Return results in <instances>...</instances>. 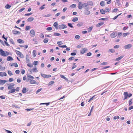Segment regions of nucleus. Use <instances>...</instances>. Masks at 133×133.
Listing matches in <instances>:
<instances>
[{"mask_svg":"<svg viewBox=\"0 0 133 133\" xmlns=\"http://www.w3.org/2000/svg\"><path fill=\"white\" fill-rule=\"evenodd\" d=\"M92 55V53L90 52H89L87 54V55L88 56H89Z\"/></svg>","mask_w":133,"mask_h":133,"instance_id":"obj_62","label":"nucleus"},{"mask_svg":"<svg viewBox=\"0 0 133 133\" xmlns=\"http://www.w3.org/2000/svg\"><path fill=\"white\" fill-rule=\"evenodd\" d=\"M83 24V23L82 22H80L78 23L77 25V26L78 27H80L82 26Z\"/></svg>","mask_w":133,"mask_h":133,"instance_id":"obj_27","label":"nucleus"},{"mask_svg":"<svg viewBox=\"0 0 133 133\" xmlns=\"http://www.w3.org/2000/svg\"><path fill=\"white\" fill-rule=\"evenodd\" d=\"M83 8H84V9L87 8L86 3H84L82 4V2H79L78 4V8L79 9L81 10Z\"/></svg>","mask_w":133,"mask_h":133,"instance_id":"obj_1","label":"nucleus"},{"mask_svg":"<svg viewBox=\"0 0 133 133\" xmlns=\"http://www.w3.org/2000/svg\"><path fill=\"white\" fill-rule=\"evenodd\" d=\"M38 64V62L37 61H35L33 62V64L35 65H36Z\"/></svg>","mask_w":133,"mask_h":133,"instance_id":"obj_41","label":"nucleus"},{"mask_svg":"<svg viewBox=\"0 0 133 133\" xmlns=\"http://www.w3.org/2000/svg\"><path fill=\"white\" fill-rule=\"evenodd\" d=\"M88 50V49L87 48H82L80 50V54H83L87 52Z\"/></svg>","mask_w":133,"mask_h":133,"instance_id":"obj_5","label":"nucleus"},{"mask_svg":"<svg viewBox=\"0 0 133 133\" xmlns=\"http://www.w3.org/2000/svg\"><path fill=\"white\" fill-rule=\"evenodd\" d=\"M28 91V89H26L25 87L23 88L22 90V92L24 94L26 93Z\"/></svg>","mask_w":133,"mask_h":133,"instance_id":"obj_11","label":"nucleus"},{"mask_svg":"<svg viewBox=\"0 0 133 133\" xmlns=\"http://www.w3.org/2000/svg\"><path fill=\"white\" fill-rule=\"evenodd\" d=\"M7 60L8 61H12L13 59L12 57L9 56L7 58Z\"/></svg>","mask_w":133,"mask_h":133,"instance_id":"obj_22","label":"nucleus"},{"mask_svg":"<svg viewBox=\"0 0 133 133\" xmlns=\"http://www.w3.org/2000/svg\"><path fill=\"white\" fill-rule=\"evenodd\" d=\"M117 36V34L115 32H113L110 35V36L111 38L115 37Z\"/></svg>","mask_w":133,"mask_h":133,"instance_id":"obj_8","label":"nucleus"},{"mask_svg":"<svg viewBox=\"0 0 133 133\" xmlns=\"http://www.w3.org/2000/svg\"><path fill=\"white\" fill-rule=\"evenodd\" d=\"M42 89L41 88H40V89H38V90L37 91H36V94H37V93H38L39 92H40L42 90Z\"/></svg>","mask_w":133,"mask_h":133,"instance_id":"obj_48","label":"nucleus"},{"mask_svg":"<svg viewBox=\"0 0 133 133\" xmlns=\"http://www.w3.org/2000/svg\"><path fill=\"white\" fill-rule=\"evenodd\" d=\"M7 75L6 74L5 72H0V76L1 77H3L4 76H6Z\"/></svg>","mask_w":133,"mask_h":133,"instance_id":"obj_13","label":"nucleus"},{"mask_svg":"<svg viewBox=\"0 0 133 133\" xmlns=\"http://www.w3.org/2000/svg\"><path fill=\"white\" fill-rule=\"evenodd\" d=\"M86 4L87 5V8L88 7V6L89 5L92 6L93 4V2L91 1H88Z\"/></svg>","mask_w":133,"mask_h":133,"instance_id":"obj_10","label":"nucleus"},{"mask_svg":"<svg viewBox=\"0 0 133 133\" xmlns=\"http://www.w3.org/2000/svg\"><path fill=\"white\" fill-rule=\"evenodd\" d=\"M32 70L34 72H36L38 71L37 69V68H36V66H35L34 68L32 69Z\"/></svg>","mask_w":133,"mask_h":133,"instance_id":"obj_28","label":"nucleus"},{"mask_svg":"<svg viewBox=\"0 0 133 133\" xmlns=\"http://www.w3.org/2000/svg\"><path fill=\"white\" fill-rule=\"evenodd\" d=\"M5 69V68L2 67V65H0V69L2 70H4Z\"/></svg>","mask_w":133,"mask_h":133,"instance_id":"obj_42","label":"nucleus"},{"mask_svg":"<svg viewBox=\"0 0 133 133\" xmlns=\"http://www.w3.org/2000/svg\"><path fill=\"white\" fill-rule=\"evenodd\" d=\"M33 56L34 57H36V50H34L32 52Z\"/></svg>","mask_w":133,"mask_h":133,"instance_id":"obj_30","label":"nucleus"},{"mask_svg":"<svg viewBox=\"0 0 133 133\" xmlns=\"http://www.w3.org/2000/svg\"><path fill=\"white\" fill-rule=\"evenodd\" d=\"M124 56V55H122L120 57H119L117 58L116 59V61H119L121 60L122 58Z\"/></svg>","mask_w":133,"mask_h":133,"instance_id":"obj_20","label":"nucleus"},{"mask_svg":"<svg viewBox=\"0 0 133 133\" xmlns=\"http://www.w3.org/2000/svg\"><path fill=\"white\" fill-rule=\"evenodd\" d=\"M7 81L5 80H2L0 79V84H1L3 85L5 83L7 82Z\"/></svg>","mask_w":133,"mask_h":133,"instance_id":"obj_14","label":"nucleus"},{"mask_svg":"<svg viewBox=\"0 0 133 133\" xmlns=\"http://www.w3.org/2000/svg\"><path fill=\"white\" fill-rule=\"evenodd\" d=\"M93 28V26H91L89 27L88 29V31L89 32H90L91 31V30Z\"/></svg>","mask_w":133,"mask_h":133,"instance_id":"obj_40","label":"nucleus"},{"mask_svg":"<svg viewBox=\"0 0 133 133\" xmlns=\"http://www.w3.org/2000/svg\"><path fill=\"white\" fill-rule=\"evenodd\" d=\"M57 25L58 23L57 22H55L53 24L55 28L56 29H57L58 28V27L57 26Z\"/></svg>","mask_w":133,"mask_h":133,"instance_id":"obj_17","label":"nucleus"},{"mask_svg":"<svg viewBox=\"0 0 133 133\" xmlns=\"http://www.w3.org/2000/svg\"><path fill=\"white\" fill-rule=\"evenodd\" d=\"M75 38L76 39H79L80 38V36L79 35H76L75 36Z\"/></svg>","mask_w":133,"mask_h":133,"instance_id":"obj_59","label":"nucleus"},{"mask_svg":"<svg viewBox=\"0 0 133 133\" xmlns=\"http://www.w3.org/2000/svg\"><path fill=\"white\" fill-rule=\"evenodd\" d=\"M59 28L61 30L67 28V26L65 24H61L59 25Z\"/></svg>","mask_w":133,"mask_h":133,"instance_id":"obj_6","label":"nucleus"},{"mask_svg":"<svg viewBox=\"0 0 133 133\" xmlns=\"http://www.w3.org/2000/svg\"><path fill=\"white\" fill-rule=\"evenodd\" d=\"M129 34L130 33L129 32L124 33L123 34V37H125L127 36V35H129Z\"/></svg>","mask_w":133,"mask_h":133,"instance_id":"obj_35","label":"nucleus"},{"mask_svg":"<svg viewBox=\"0 0 133 133\" xmlns=\"http://www.w3.org/2000/svg\"><path fill=\"white\" fill-rule=\"evenodd\" d=\"M122 34V33L121 32H119L118 33V37H120V36H121Z\"/></svg>","mask_w":133,"mask_h":133,"instance_id":"obj_55","label":"nucleus"},{"mask_svg":"<svg viewBox=\"0 0 133 133\" xmlns=\"http://www.w3.org/2000/svg\"><path fill=\"white\" fill-rule=\"evenodd\" d=\"M16 52L17 54V55L18 56H19L20 55V54H21V53L20 52H19L18 51H16Z\"/></svg>","mask_w":133,"mask_h":133,"instance_id":"obj_52","label":"nucleus"},{"mask_svg":"<svg viewBox=\"0 0 133 133\" xmlns=\"http://www.w3.org/2000/svg\"><path fill=\"white\" fill-rule=\"evenodd\" d=\"M121 13L117 15V16H115L113 18V20H115V19H116L117 17H118L120 15H121Z\"/></svg>","mask_w":133,"mask_h":133,"instance_id":"obj_44","label":"nucleus"},{"mask_svg":"<svg viewBox=\"0 0 133 133\" xmlns=\"http://www.w3.org/2000/svg\"><path fill=\"white\" fill-rule=\"evenodd\" d=\"M119 47V45H116L114 46V48L115 49L118 48Z\"/></svg>","mask_w":133,"mask_h":133,"instance_id":"obj_64","label":"nucleus"},{"mask_svg":"<svg viewBox=\"0 0 133 133\" xmlns=\"http://www.w3.org/2000/svg\"><path fill=\"white\" fill-rule=\"evenodd\" d=\"M30 83L31 84H37L36 81L33 79L30 81Z\"/></svg>","mask_w":133,"mask_h":133,"instance_id":"obj_18","label":"nucleus"},{"mask_svg":"<svg viewBox=\"0 0 133 133\" xmlns=\"http://www.w3.org/2000/svg\"><path fill=\"white\" fill-rule=\"evenodd\" d=\"M8 73L9 76H11L12 75V72L10 71H8Z\"/></svg>","mask_w":133,"mask_h":133,"instance_id":"obj_45","label":"nucleus"},{"mask_svg":"<svg viewBox=\"0 0 133 133\" xmlns=\"http://www.w3.org/2000/svg\"><path fill=\"white\" fill-rule=\"evenodd\" d=\"M74 57H70L69 58V61H71L72 60H73L74 59Z\"/></svg>","mask_w":133,"mask_h":133,"instance_id":"obj_57","label":"nucleus"},{"mask_svg":"<svg viewBox=\"0 0 133 133\" xmlns=\"http://www.w3.org/2000/svg\"><path fill=\"white\" fill-rule=\"evenodd\" d=\"M104 1H102L100 3V5L102 6H103L104 5Z\"/></svg>","mask_w":133,"mask_h":133,"instance_id":"obj_38","label":"nucleus"},{"mask_svg":"<svg viewBox=\"0 0 133 133\" xmlns=\"http://www.w3.org/2000/svg\"><path fill=\"white\" fill-rule=\"evenodd\" d=\"M85 10L84 11V13L86 15H90L91 13L90 12L89 10V7H87L85 8Z\"/></svg>","mask_w":133,"mask_h":133,"instance_id":"obj_4","label":"nucleus"},{"mask_svg":"<svg viewBox=\"0 0 133 133\" xmlns=\"http://www.w3.org/2000/svg\"><path fill=\"white\" fill-rule=\"evenodd\" d=\"M17 41L18 43H24V42L21 39H19L17 40Z\"/></svg>","mask_w":133,"mask_h":133,"instance_id":"obj_29","label":"nucleus"},{"mask_svg":"<svg viewBox=\"0 0 133 133\" xmlns=\"http://www.w3.org/2000/svg\"><path fill=\"white\" fill-rule=\"evenodd\" d=\"M15 84L13 83H12L11 85H9L8 87V89L9 90H11L13 88V87L14 86Z\"/></svg>","mask_w":133,"mask_h":133,"instance_id":"obj_16","label":"nucleus"},{"mask_svg":"<svg viewBox=\"0 0 133 133\" xmlns=\"http://www.w3.org/2000/svg\"><path fill=\"white\" fill-rule=\"evenodd\" d=\"M25 9V8H22L19 10V12H21L22 11H23L24 9Z\"/></svg>","mask_w":133,"mask_h":133,"instance_id":"obj_43","label":"nucleus"},{"mask_svg":"<svg viewBox=\"0 0 133 133\" xmlns=\"http://www.w3.org/2000/svg\"><path fill=\"white\" fill-rule=\"evenodd\" d=\"M27 78L28 80H27L26 81L28 82L29 80H31L33 79L34 78V77L33 76L31 75H28L27 76Z\"/></svg>","mask_w":133,"mask_h":133,"instance_id":"obj_9","label":"nucleus"},{"mask_svg":"<svg viewBox=\"0 0 133 133\" xmlns=\"http://www.w3.org/2000/svg\"><path fill=\"white\" fill-rule=\"evenodd\" d=\"M47 30L50 31L52 30V28L51 27H49L47 28L46 29Z\"/></svg>","mask_w":133,"mask_h":133,"instance_id":"obj_51","label":"nucleus"},{"mask_svg":"<svg viewBox=\"0 0 133 133\" xmlns=\"http://www.w3.org/2000/svg\"><path fill=\"white\" fill-rule=\"evenodd\" d=\"M27 65L30 68L32 67L33 66V65L30 63L29 62L28 63Z\"/></svg>","mask_w":133,"mask_h":133,"instance_id":"obj_39","label":"nucleus"},{"mask_svg":"<svg viewBox=\"0 0 133 133\" xmlns=\"http://www.w3.org/2000/svg\"><path fill=\"white\" fill-rule=\"evenodd\" d=\"M124 98L123 100H124L128 98V97H130L132 96V94L131 93L128 94L127 92H124L123 94Z\"/></svg>","mask_w":133,"mask_h":133,"instance_id":"obj_3","label":"nucleus"},{"mask_svg":"<svg viewBox=\"0 0 133 133\" xmlns=\"http://www.w3.org/2000/svg\"><path fill=\"white\" fill-rule=\"evenodd\" d=\"M60 77L62 78H63L64 79H65V80L67 81H68V80L67 78L65 77L64 76L62 75H60Z\"/></svg>","mask_w":133,"mask_h":133,"instance_id":"obj_24","label":"nucleus"},{"mask_svg":"<svg viewBox=\"0 0 133 133\" xmlns=\"http://www.w3.org/2000/svg\"><path fill=\"white\" fill-rule=\"evenodd\" d=\"M68 25L71 28H73V26L72 25V24L71 23H68Z\"/></svg>","mask_w":133,"mask_h":133,"instance_id":"obj_50","label":"nucleus"},{"mask_svg":"<svg viewBox=\"0 0 133 133\" xmlns=\"http://www.w3.org/2000/svg\"><path fill=\"white\" fill-rule=\"evenodd\" d=\"M105 11L106 12H109V11L110 10L108 8H106L105 9Z\"/></svg>","mask_w":133,"mask_h":133,"instance_id":"obj_49","label":"nucleus"},{"mask_svg":"<svg viewBox=\"0 0 133 133\" xmlns=\"http://www.w3.org/2000/svg\"><path fill=\"white\" fill-rule=\"evenodd\" d=\"M19 56L20 57H21V58H24V56L22 53H21V54H20V55Z\"/></svg>","mask_w":133,"mask_h":133,"instance_id":"obj_63","label":"nucleus"},{"mask_svg":"<svg viewBox=\"0 0 133 133\" xmlns=\"http://www.w3.org/2000/svg\"><path fill=\"white\" fill-rule=\"evenodd\" d=\"M48 38H45L43 40V42L44 43H46L48 42Z\"/></svg>","mask_w":133,"mask_h":133,"instance_id":"obj_37","label":"nucleus"},{"mask_svg":"<svg viewBox=\"0 0 133 133\" xmlns=\"http://www.w3.org/2000/svg\"><path fill=\"white\" fill-rule=\"evenodd\" d=\"M12 32L15 35L19 34V32L17 31L13 30Z\"/></svg>","mask_w":133,"mask_h":133,"instance_id":"obj_21","label":"nucleus"},{"mask_svg":"<svg viewBox=\"0 0 133 133\" xmlns=\"http://www.w3.org/2000/svg\"><path fill=\"white\" fill-rule=\"evenodd\" d=\"M34 18L33 17H30L27 19V21L28 22H31L32 21L34 20Z\"/></svg>","mask_w":133,"mask_h":133,"instance_id":"obj_19","label":"nucleus"},{"mask_svg":"<svg viewBox=\"0 0 133 133\" xmlns=\"http://www.w3.org/2000/svg\"><path fill=\"white\" fill-rule=\"evenodd\" d=\"M78 20V18L77 17H75L74 18L72 19V21L73 22H75L77 21Z\"/></svg>","mask_w":133,"mask_h":133,"instance_id":"obj_32","label":"nucleus"},{"mask_svg":"<svg viewBox=\"0 0 133 133\" xmlns=\"http://www.w3.org/2000/svg\"><path fill=\"white\" fill-rule=\"evenodd\" d=\"M95 96H96L95 95H94V96L90 98V99L88 101V102H89L91 100H92L95 97Z\"/></svg>","mask_w":133,"mask_h":133,"instance_id":"obj_58","label":"nucleus"},{"mask_svg":"<svg viewBox=\"0 0 133 133\" xmlns=\"http://www.w3.org/2000/svg\"><path fill=\"white\" fill-rule=\"evenodd\" d=\"M11 7V6L9 4H7L5 6V8L6 9H9Z\"/></svg>","mask_w":133,"mask_h":133,"instance_id":"obj_26","label":"nucleus"},{"mask_svg":"<svg viewBox=\"0 0 133 133\" xmlns=\"http://www.w3.org/2000/svg\"><path fill=\"white\" fill-rule=\"evenodd\" d=\"M132 99H130L129 101V105H131L132 103Z\"/></svg>","mask_w":133,"mask_h":133,"instance_id":"obj_46","label":"nucleus"},{"mask_svg":"<svg viewBox=\"0 0 133 133\" xmlns=\"http://www.w3.org/2000/svg\"><path fill=\"white\" fill-rule=\"evenodd\" d=\"M9 41L10 43H11L13 44H15L14 42L13 39H9Z\"/></svg>","mask_w":133,"mask_h":133,"instance_id":"obj_36","label":"nucleus"},{"mask_svg":"<svg viewBox=\"0 0 133 133\" xmlns=\"http://www.w3.org/2000/svg\"><path fill=\"white\" fill-rule=\"evenodd\" d=\"M100 11L101 14H105V11L103 9H101L100 10Z\"/></svg>","mask_w":133,"mask_h":133,"instance_id":"obj_33","label":"nucleus"},{"mask_svg":"<svg viewBox=\"0 0 133 133\" xmlns=\"http://www.w3.org/2000/svg\"><path fill=\"white\" fill-rule=\"evenodd\" d=\"M132 46V45L131 44H129L126 45L124 46V48L125 49H129L131 48Z\"/></svg>","mask_w":133,"mask_h":133,"instance_id":"obj_12","label":"nucleus"},{"mask_svg":"<svg viewBox=\"0 0 133 133\" xmlns=\"http://www.w3.org/2000/svg\"><path fill=\"white\" fill-rule=\"evenodd\" d=\"M54 35L55 36H59L61 35V34L59 33H55L54 34Z\"/></svg>","mask_w":133,"mask_h":133,"instance_id":"obj_53","label":"nucleus"},{"mask_svg":"<svg viewBox=\"0 0 133 133\" xmlns=\"http://www.w3.org/2000/svg\"><path fill=\"white\" fill-rule=\"evenodd\" d=\"M118 10V9L117 8L114 9L112 11V12H116Z\"/></svg>","mask_w":133,"mask_h":133,"instance_id":"obj_54","label":"nucleus"},{"mask_svg":"<svg viewBox=\"0 0 133 133\" xmlns=\"http://www.w3.org/2000/svg\"><path fill=\"white\" fill-rule=\"evenodd\" d=\"M41 73L42 77L44 78H48L51 77V76L50 75H49L45 74H42Z\"/></svg>","mask_w":133,"mask_h":133,"instance_id":"obj_7","label":"nucleus"},{"mask_svg":"<svg viewBox=\"0 0 133 133\" xmlns=\"http://www.w3.org/2000/svg\"><path fill=\"white\" fill-rule=\"evenodd\" d=\"M76 4H72L70 5V7L72 8H75L76 7Z\"/></svg>","mask_w":133,"mask_h":133,"instance_id":"obj_31","label":"nucleus"},{"mask_svg":"<svg viewBox=\"0 0 133 133\" xmlns=\"http://www.w3.org/2000/svg\"><path fill=\"white\" fill-rule=\"evenodd\" d=\"M45 5L43 4L42 6H41L40 8L39 9L41 10H42L45 8Z\"/></svg>","mask_w":133,"mask_h":133,"instance_id":"obj_34","label":"nucleus"},{"mask_svg":"<svg viewBox=\"0 0 133 133\" xmlns=\"http://www.w3.org/2000/svg\"><path fill=\"white\" fill-rule=\"evenodd\" d=\"M26 63H29V55H26Z\"/></svg>","mask_w":133,"mask_h":133,"instance_id":"obj_15","label":"nucleus"},{"mask_svg":"<svg viewBox=\"0 0 133 133\" xmlns=\"http://www.w3.org/2000/svg\"><path fill=\"white\" fill-rule=\"evenodd\" d=\"M40 37L42 38H44V36L43 33H41L40 35Z\"/></svg>","mask_w":133,"mask_h":133,"instance_id":"obj_56","label":"nucleus"},{"mask_svg":"<svg viewBox=\"0 0 133 133\" xmlns=\"http://www.w3.org/2000/svg\"><path fill=\"white\" fill-rule=\"evenodd\" d=\"M30 33L32 35H35V31L33 29H32L30 30Z\"/></svg>","mask_w":133,"mask_h":133,"instance_id":"obj_25","label":"nucleus"},{"mask_svg":"<svg viewBox=\"0 0 133 133\" xmlns=\"http://www.w3.org/2000/svg\"><path fill=\"white\" fill-rule=\"evenodd\" d=\"M109 52L112 53L114 52V49H109Z\"/></svg>","mask_w":133,"mask_h":133,"instance_id":"obj_47","label":"nucleus"},{"mask_svg":"<svg viewBox=\"0 0 133 133\" xmlns=\"http://www.w3.org/2000/svg\"><path fill=\"white\" fill-rule=\"evenodd\" d=\"M104 24V23L103 22H101L99 23L96 25V26L97 27H99L100 26Z\"/></svg>","mask_w":133,"mask_h":133,"instance_id":"obj_23","label":"nucleus"},{"mask_svg":"<svg viewBox=\"0 0 133 133\" xmlns=\"http://www.w3.org/2000/svg\"><path fill=\"white\" fill-rule=\"evenodd\" d=\"M54 83V81H51L49 83V85H51L53 84Z\"/></svg>","mask_w":133,"mask_h":133,"instance_id":"obj_61","label":"nucleus"},{"mask_svg":"<svg viewBox=\"0 0 133 133\" xmlns=\"http://www.w3.org/2000/svg\"><path fill=\"white\" fill-rule=\"evenodd\" d=\"M0 54L3 56L5 57L9 55V52L6 51H4L2 49H0Z\"/></svg>","mask_w":133,"mask_h":133,"instance_id":"obj_2","label":"nucleus"},{"mask_svg":"<svg viewBox=\"0 0 133 133\" xmlns=\"http://www.w3.org/2000/svg\"><path fill=\"white\" fill-rule=\"evenodd\" d=\"M30 26H26L25 28V30H28L30 28Z\"/></svg>","mask_w":133,"mask_h":133,"instance_id":"obj_60","label":"nucleus"}]
</instances>
